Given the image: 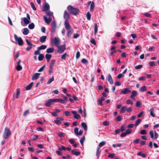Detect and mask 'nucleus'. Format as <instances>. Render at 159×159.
Segmentation results:
<instances>
[{
    "instance_id": "29",
    "label": "nucleus",
    "mask_w": 159,
    "mask_h": 159,
    "mask_svg": "<svg viewBox=\"0 0 159 159\" xmlns=\"http://www.w3.org/2000/svg\"><path fill=\"white\" fill-rule=\"evenodd\" d=\"M56 102H59L63 104L65 103V101L62 99H56Z\"/></svg>"
},
{
    "instance_id": "10",
    "label": "nucleus",
    "mask_w": 159,
    "mask_h": 159,
    "mask_svg": "<svg viewBox=\"0 0 159 159\" xmlns=\"http://www.w3.org/2000/svg\"><path fill=\"white\" fill-rule=\"evenodd\" d=\"M131 91L128 88L124 89L123 90H121L120 93L121 94H128L131 93Z\"/></svg>"
},
{
    "instance_id": "3",
    "label": "nucleus",
    "mask_w": 159,
    "mask_h": 159,
    "mask_svg": "<svg viewBox=\"0 0 159 159\" xmlns=\"http://www.w3.org/2000/svg\"><path fill=\"white\" fill-rule=\"evenodd\" d=\"M14 37L15 41L17 42L19 45L21 46L23 44V41L21 37H18L16 34H14Z\"/></svg>"
},
{
    "instance_id": "21",
    "label": "nucleus",
    "mask_w": 159,
    "mask_h": 159,
    "mask_svg": "<svg viewBox=\"0 0 159 159\" xmlns=\"http://www.w3.org/2000/svg\"><path fill=\"white\" fill-rule=\"evenodd\" d=\"M71 153L73 154L76 155L77 156H79L80 154V152L76 151L75 150H74L71 151Z\"/></svg>"
},
{
    "instance_id": "63",
    "label": "nucleus",
    "mask_w": 159,
    "mask_h": 159,
    "mask_svg": "<svg viewBox=\"0 0 159 159\" xmlns=\"http://www.w3.org/2000/svg\"><path fill=\"white\" fill-rule=\"evenodd\" d=\"M29 113V110L25 111L24 113L23 116H26Z\"/></svg>"
},
{
    "instance_id": "18",
    "label": "nucleus",
    "mask_w": 159,
    "mask_h": 159,
    "mask_svg": "<svg viewBox=\"0 0 159 159\" xmlns=\"http://www.w3.org/2000/svg\"><path fill=\"white\" fill-rule=\"evenodd\" d=\"M67 32V35L68 37H69L71 35L73 32L74 30L73 29L70 28L69 29Z\"/></svg>"
},
{
    "instance_id": "34",
    "label": "nucleus",
    "mask_w": 159,
    "mask_h": 159,
    "mask_svg": "<svg viewBox=\"0 0 159 159\" xmlns=\"http://www.w3.org/2000/svg\"><path fill=\"white\" fill-rule=\"evenodd\" d=\"M47 46L46 45H42L38 47L40 50L46 49L47 48Z\"/></svg>"
},
{
    "instance_id": "49",
    "label": "nucleus",
    "mask_w": 159,
    "mask_h": 159,
    "mask_svg": "<svg viewBox=\"0 0 159 159\" xmlns=\"http://www.w3.org/2000/svg\"><path fill=\"white\" fill-rule=\"evenodd\" d=\"M141 103L140 102L138 101L136 102V107H138L140 106Z\"/></svg>"
},
{
    "instance_id": "12",
    "label": "nucleus",
    "mask_w": 159,
    "mask_h": 159,
    "mask_svg": "<svg viewBox=\"0 0 159 159\" xmlns=\"http://www.w3.org/2000/svg\"><path fill=\"white\" fill-rule=\"evenodd\" d=\"M64 25L65 28L67 30H68L71 28L68 20H65L64 21Z\"/></svg>"
},
{
    "instance_id": "48",
    "label": "nucleus",
    "mask_w": 159,
    "mask_h": 159,
    "mask_svg": "<svg viewBox=\"0 0 159 159\" xmlns=\"http://www.w3.org/2000/svg\"><path fill=\"white\" fill-rule=\"evenodd\" d=\"M150 134L151 138L153 139L154 138V133L152 130H150L149 132Z\"/></svg>"
},
{
    "instance_id": "5",
    "label": "nucleus",
    "mask_w": 159,
    "mask_h": 159,
    "mask_svg": "<svg viewBox=\"0 0 159 159\" xmlns=\"http://www.w3.org/2000/svg\"><path fill=\"white\" fill-rule=\"evenodd\" d=\"M52 42L53 43L56 47H59L60 44V41L59 39L57 37L55 38L53 40H52Z\"/></svg>"
},
{
    "instance_id": "47",
    "label": "nucleus",
    "mask_w": 159,
    "mask_h": 159,
    "mask_svg": "<svg viewBox=\"0 0 159 159\" xmlns=\"http://www.w3.org/2000/svg\"><path fill=\"white\" fill-rule=\"evenodd\" d=\"M149 65L150 66H156V63L155 61H151L149 63Z\"/></svg>"
},
{
    "instance_id": "1",
    "label": "nucleus",
    "mask_w": 159,
    "mask_h": 159,
    "mask_svg": "<svg viewBox=\"0 0 159 159\" xmlns=\"http://www.w3.org/2000/svg\"><path fill=\"white\" fill-rule=\"evenodd\" d=\"M67 9L70 13L75 15H76L79 13V10L74 7L71 6H68L67 7Z\"/></svg>"
},
{
    "instance_id": "51",
    "label": "nucleus",
    "mask_w": 159,
    "mask_h": 159,
    "mask_svg": "<svg viewBox=\"0 0 159 159\" xmlns=\"http://www.w3.org/2000/svg\"><path fill=\"white\" fill-rule=\"evenodd\" d=\"M140 133L141 134H146L147 132L145 130H142L140 131Z\"/></svg>"
},
{
    "instance_id": "50",
    "label": "nucleus",
    "mask_w": 159,
    "mask_h": 159,
    "mask_svg": "<svg viewBox=\"0 0 159 159\" xmlns=\"http://www.w3.org/2000/svg\"><path fill=\"white\" fill-rule=\"evenodd\" d=\"M58 149L59 150L61 151H62V150H66V148L63 146H61V147H59Z\"/></svg>"
},
{
    "instance_id": "11",
    "label": "nucleus",
    "mask_w": 159,
    "mask_h": 159,
    "mask_svg": "<svg viewBox=\"0 0 159 159\" xmlns=\"http://www.w3.org/2000/svg\"><path fill=\"white\" fill-rule=\"evenodd\" d=\"M43 19L45 22L48 24H49L52 21V19L50 17H49L48 18L47 16H44L43 17Z\"/></svg>"
},
{
    "instance_id": "26",
    "label": "nucleus",
    "mask_w": 159,
    "mask_h": 159,
    "mask_svg": "<svg viewBox=\"0 0 159 159\" xmlns=\"http://www.w3.org/2000/svg\"><path fill=\"white\" fill-rule=\"evenodd\" d=\"M33 84V82H31L30 84H29L28 86H26V90H30L32 88Z\"/></svg>"
},
{
    "instance_id": "39",
    "label": "nucleus",
    "mask_w": 159,
    "mask_h": 159,
    "mask_svg": "<svg viewBox=\"0 0 159 159\" xmlns=\"http://www.w3.org/2000/svg\"><path fill=\"white\" fill-rule=\"evenodd\" d=\"M86 17L87 19L90 20L91 19V14L90 13L89 11L86 14Z\"/></svg>"
},
{
    "instance_id": "56",
    "label": "nucleus",
    "mask_w": 159,
    "mask_h": 159,
    "mask_svg": "<svg viewBox=\"0 0 159 159\" xmlns=\"http://www.w3.org/2000/svg\"><path fill=\"white\" fill-rule=\"evenodd\" d=\"M143 67V65H139L136 66L135 67V68L136 69H139L141 68H142Z\"/></svg>"
},
{
    "instance_id": "60",
    "label": "nucleus",
    "mask_w": 159,
    "mask_h": 159,
    "mask_svg": "<svg viewBox=\"0 0 159 159\" xmlns=\"http://www.w3.org/2000/svg\"><path fill=\"white\" fill-rule=\"evenodd\" d=\"M115 155V154L114 153L109 154L108 157L111 158H113L114 157Z\"/></svg>"
},
{
    "instance_id": "16",
    "label": "nucleus",
    "mask_w": 159,
    "mask_h": 159,
    "mask_svg": "<svg viewBox=\"0 0 159 159\" xmlns=\"http://www.w3.org/2000/svg\"><path fill=\"white\" fill-rule=\"evenodd\" d=\"M132 94L130 96V98L134 100H135V99L134 98V97L137 96V92L136 91H133L131 92Z\"/></svg>"
},
{
    "instance_id": "14",
    "label": "nucleus",
    "mask_w": 159,
    "mask_h": 159,
    "mask_svg": "<svg viewBox=\"0 0 159 159\" xmlns=\"http://www.w3.org/2000/svg\"><path fill=\"white\" fill-rule=\"evenodd\" d=\"M107 80L111 84H113V80L110 74H109L108 75L107 78Z\"/></svg>"
},
{
    "instance_id": "27",
    "label": "nucleus",
    "mask_w": 159,
    "mask_h": 159,
    "mask_svg": "<svg viewBox=\"0 0 159 159\" xmlns=\"http://www.w3.org/2000/svg\"><path fill=\"white\" fill-rule=\"evenodd\" d=\"M150 111L151 116L153 117H155V115L154 112V109L153 108H151Z\"/></svg>"
},
{
    "instance_id": "13",
    "label": "nucleus",
    "mask_w": 159,
    "mask_h": 159,
    "mask_svg": "<svg viewBox=\"0 0 159 159\" xmlns=\"http://www.w3.org/2000/svg\"><path fill=\"white\" fill-rule=\"evenodd\" d=\"M40 75L39 73H35L32 76V80H34L38 79Z\"/></svg>"
},
{
    "instance_id": "45",
    "label": "nucleus",
    "mask_w": 159,
    "mask_h": 159,
    "mask_svg": "<svg viewBox=\"0 0 159 159\" xmlns=\"http://www.w3.org/2000/svg\"><path fill=\"white\" fill-rule=\"evenodd\" d=\"M84 137L83 136V137H81L80 139V143L81 144L83 145V142L84 140Z\"/></svg>"
},
{
    "instance_id": "33",
    "label": "nucleus",
    "mask_w": 159,
    "mask_h": 159,
    "mask_svg": "<svg viewBox=\"0 0 159 159\" xmlns=\"http://www.w3.org/2000/svg\"><path fill=\"white\" fill-rule=\"evenodd\" d=\"M56 61L54 59V60H52L51 62V63L50 64V66H49V68H53V66H54V63Z\"/></svg>"
},
{
    "instance_id": "24",
    "label": "nucleus",
    "mask_w": 159,
    "mask_h": 159,
    "mask_svg": "<svg viewBox=\"0 0 159 159\" xmlns=\"http://www.w3.org/2000/svg\"><path fill=\"white\" fill-rule=\"evenodd\" d=\"M127 107L126 106L122 107L120 111V112L121 113H124L125 111H126Z\"/></svg>"
},
{
    "instance_id": "25",
    "label": "nucleus",
    "mask_w": 159,
    "mask_h": 159,
    "mask_svg": "<svg viewBox=\"0 0 159 159\" xmlns=\"http://www.w3.org/2000/svg\"><path fill=\"white\" fill-rule=\"evenodd\" d=\"M23 19L24 22L26 25H27L30 23V22L29 21V20L26 17H24Z\"/></svg>"
},
{
    "instance_id": "4",
    "label": "nucleus",
    "mask_w": 159,
    "mask_h": 159,
    "mask_svg": "<svg viewBox=\"0 0 159 159\" xmlns=\"http://www.w3.org/2000/svg\"><path fill=\"white\" fill-rule=\"evenodd\" d=\"M57 47L58 48L57 52L60 54L63 53L66 49V45L65 44H63L60 46L59 45V47Z\"/></svg>"
},
{
    "instance_id": "64",
    "label": "nucleus",
    "mask_w": 159,
    "mask_h": 159,
    "mask_svg": "<svg viewBox=\"0 0 159 159\" xmlns=\"http://www.w3.org/2000/svg\"><path fill=\"white\" fill-rule=\"evenodd\" d=\"M80 56V52L79 51H78L77 52L76 54V58L77 59H78Z\"/></svg>"
},
{
    "instance_id": "8",
    "label": "nucleus",
    "mask_w": 159,
    "mask_h": 159,
    "mask_svg": "<svg viewBox=\"0 0 159 159\" xmlns=\"http://www.w3.org/2000/svg\"><path fill=\"white\" fill-rule=\"evenodd\" d=\"M63 17L65 20H68L70 18V14L66 10L64 11Z\"/></svg>"
},
{
    "instance_id": "19",
    "label": "nucleus",
    "mask_w": 159,
    "mask_h": 159,
    "mask_svg": "<svg viewBox=\"0 0 159 159\" xmlns=\"http://www.w3.org/2000/svg\"><path fill=\"white\" fill-rule=\"evenodd\" d=\"M54 50L55 49L53 48H49L47 49L46 52L48 53H51L53 52Z\"/></svg>"
},
{
    "instance_id": "38",
    "label": "nucleus",
    "mask_w": 159,
    "mask_h": 159,
    "mask_svg": "<svg viewBox=\"0 0 159 159\" xmlns=\"http://www.w3.org/2000/svg\"><path fill=\"white\" fill-rule=\"evenodd\" d=\"M28 27L30 29H33L34 27V25L33 23H32L29 25Z\"/></svg>"
},
{
    "instance_id": "58",
    "label": "nucleus",
    "mask_w": 159,
    "mask_h": 159,
    "mask_svg": "<svg viewBox=\"0 0 159 159\" xmlns=\"http://www.w3.org/2000/svg\"><path fill=\"white\" fill-rule=\"evenodd\" d=\"M140 139H135L133 141V143L135 144L138 143H139V141H140Z\"/></svg>"
},
{
    "instance_id": "42",
    "label": "nucleus",
    "mask_w": 159,
    "mask_h": 159,
    "mask_svg": "<svg viewBox=\"0 0 159 159\" xmlns=\"http://www.w3.org/2000/svg\"><path fill=\"white\" fill-rule=\"evenodd\" d=\"M47 15L49 17H50L51 16H52L53 14V13L52 12L48 11L46 12Z\"/></svg>"
},
{
    "instance_id": "20",
    "label": "nucleus",
    "mask_w": 159,
    "mask_h": 159,
    "mask_svg": "<svg viewBox=\"0 0 159 159\" xmlns=\"http://www.w3.org/2000/svg\"><path fill=\"white\" fill-rule=\"evenodd\" d=\"M72 113L74 115V117L75 118L78 119L80 118V116L77 114L76 111H72Z\"/></svg>"
},
{
    "instance_id": "28",
    "label": "nucleus",
    "mask_w": 159,
    "mask_h": 159,
    "mask_svg": "<svg viewBox=\"0 0 159 159\" xmlns=\"http://www.w3.org/2000/svg\"><path fill=\"white\" fill-rule=\"evenodd\" d=\"M94 34L96 35L98 32V26L96 23H95L94 24Z\"/></svg>"
},
{
    "instance_id": "44",
    "label": "nucleus",
    "mask_w": 159,
    "mask_h": 159,
    "mask_svg": "<svg viewBox=\"0 0 159 159\" xmlns=\"http://www.w3.org/2000/svg\"><path fill=\"white\" fill-rule=\"evenodd\" d=\"M67 56V53H65L61 56V58L62 59L65 60L66 59V57Z\"/></svg>"
},
{
    "instance_id": "54",
    "label": "nucleus",
    "mask_w": 159,
    "mask_h": 159,
    "mask_svg": "<svg viewBox=\"0 0 159 159\" xmlns=\"http://www.w3.org/2000/svg\"><path fill=\"white\" fill-rule=\"evenodd\" d=\"M30 5L31 6V7L33 8V9L34 10H36V8L35 7L34 5L33 2L30 3Z\"/></svg>"
},
{
    "instance_id": "57",
    "label": "nucleus",
    "mask_w": 159,
    "mask_h": 159,
    "mask_svg": "<svg viewBox=\"0 0 159 159\" xmlns=\"http://www.w3.org/2000/svg\"><path fill=\"white\" fill-rule=\"evenodd\" d=\"M45 65H43V66L41 68H40L38 70V72H42V71L44 68H45Z\"/></svg>"
},
{
    "instance_id": "59",
    "label": "nucleus",
    "mask_w": 159,
    "mask_h": 159,
    "mask_svg": "<svg viewBox=\"0 0 159 159\" xmlns=\"http://www.w3.org/2000/svg\"><path fill=\"white\" fill-rule=\"evenodd\" d=\"M39 137V136L38 135H33V136L32 138V139L35 140L37 138Z\"/></svg>"
},
{
    "instance_id": "17",
    "label": "nucleus",
    "mask_w": 159,
    "mask_h": 159,
    "mask_svg": "<svg viewBox=\"0 0 159 159\" xmlns=\"http://www.w3.org/2000/svg\"><path fill=\"white\" fill-rule=\"evenodd\" d=\"M46 38L47 37L46 36H42L40 38L39 40L42 43H43L45 42Z\"/></svg>"
},
{
    "instance_id": "35",
    "label": "nucleus",
    "mask_w": 159,
    "mask_h": 159,
    "mask_svg": "<svg viewBox=\"0 0 159 159\" xmlns=\"http://www.w3.org/2000/svg\"><path fill=\"white\" fill-rule=\"evenodd\" d=\"M54 80V76H52L51 78L49 79V80H48V81L47 82V84H49L51 83Z\"/></svg>"
},
{
    "instance_id": "31",
    "label": "nucleus",
    "mask_w": 159,
    "mask_h": 159,
    "mask_svg": "<svg viewBox=\"0 0 159 159\" xmlns=\"http://www.w3.org/2000/svg\"><path fill=\"white\" fill-rule=\"evenodd\" d=\"M81 125L84 129L85 130H86L87 129V127L86 124L84 122H82L81 123Z\"/></svg>"
},
{
    "instance_id": "43",
    "label": "nucleus",
    "mask_w": 159,
    "mask_h": 159,
    "mask_svg": "<svg viewBox=\"0 0 159 159\" xmlns=\"http://www.w3.org/2000/svg\"><path fill=\"white\" fill-rule=\"evenodd\" d=\"M141 121V120L140 119H138L136 121L135 125L136 126H138L140 124Z\"/></svg>"
},
{
    "instance_id": "7",
    "label": "nucleus",
    "mask_w": 159,
    "mask_h": 159,
    "mask_svg": "<svg viewBox=\"0 0 159 159\" xmlns=\"http://www.w3.org/2000/svg\"><path fill=\"white\" fill-rule=\"evenodd\" d=\"M50 6L49 4L47 3H45L43 5L42 8V11H46L49 9Z\"/></svg>"
},
{
    "instance_id": "46",
    "label": "nucleus",
    "mask_w": 159,
    "mask_h": 159,
    "mask_svg": "<svg viewBox=\"0 0 159 159\" xmlns=\"http://www.w3.org/2000/svg\"><path fill=\"white\" fill-rule=\"evenodd\" d=\"M40 50H39V49L38 48L37 50L36 51H35L34 52V54L35 55H39L40 54Z\"/></svg>"
},
{
    "instance_id": "41",
    "label": "nucleus",
    "mask_w": 159,
    "mask_h": 159,
    "mask_svg": "<svg viewBox=\"0 0 159 159\" xmlns=\"http://www.w3.org/2000/svg\"><path fill=\"white\" fill-rule=\"evenodd\" d=\"M127 134L131 133L133 132V130L131 129H128L125 131Z\"/></svg>"
},
{
    "instance_id": "2",
    "label": "nucleus",
    "mask_w": 159,
    "mask_h": 159,
    "mask_svg": "<svg viewBox=\"0 0 159 159\" xmlns=\"http://www.w3.org/2000/svg\"><path fill=\"white\" fill-rule=\"evenodd\" d=\"M11 134L9 129L7 127L5 128L3 136L5 139H7Z\"/></svg>"
},
{
    "instance_id": "30",
    "label": "nucleus",
    "mask_w": 159,
    "mask_h": 159,
    "mask_svg": "<svg viewBox=\"0 0 159 159\" xmlns=\"http://www.w3.org/2000/svg\"><path fill=\"white\" fill-rule=\"evenodd\" d=\"M100 148L99 147H98L96 152V155L98 157V158L99 155L101 152V151H100Z\"/></svg>"
},
{
    "instance_id": "55",
    "label": "nucleus",
    "mask_w": 159,
    "mask_h": 159,
    "mask_svg": "<svg viewBox=\"0 0 159 159\" xmlns=\"http://www.w3.org/2000/svg\"><path fill=\"white\" fill-rule=\"evenodd\" d=\"M126 103L127 104H130L131 105H133V102H132L130 100H127L126 102Z\"/></svg>"
},
{
    "instance_id": "52",
    "label": "nucleus",
    "mask_w": 159,
    "mask_h": 159,
    "mask_svg": "<svg viewBox=\"0 0 159 159\" xmlns=\"http://www.w3.org/2000/svg\"><path fill=\"white\" fill-rule=\"evenodd\" d=\"M79 129L77 127L75 128L74 129V132L76 135L77 136L78 133Z\"/></svg>"
},
{
    "instance_id": "9",
    "label": "nucleus",
    "mask_w": 159,
    "mask_h": 159,
    "mask_svg": "<svg viewBox=\"0 0 159 159\" xmlns=\"http://www.w3.org/2000/svg\"><path fill=\"white\" fill-rule=\"evenodd\" d=\"M51 31L54 33L55 31L56 28V23L55 21H53L52 22L51 25Z\"/></svg>"
},
{
    "instance_id": "6",
    "label": "nucleus",
    "mask_w": 159,
    "mask_h": 159,
    "mask_svg": "<svg viewBox=\"0 0 159 159\" xmlns=\"http://www.w3.org/2000/svg\"><path fill=\"white\" fill-rule=\"evenodd\" d=\"M55 102H56V99H49L48 101L45 103V105L47 107H50L51 104H53Z\"/></svg>"
},
{
    "instance_id": "40",
    "label": "nucleus",
    "mask_w": 159,
    "mask_h": 159,
    "mask_svg": "<svg viewBox=\"0 0 159 159\" xmlns=\"http://www.w3.org/2000/svg\"><path fill=\"white\" fill-rule=\"evenodd\" d=\"M106 143L104 141H102L100 142L99 145L98 146V147H99V148L101 147L104 145Z\"/></svg>"
},
{
    "instance_id": "62",
    "label": "nucleus",
    "mask_w": 159,
    "mask_h": 159,
    "mask_svg": "<svg viewBox=\"0 0 159 159\" xmlns=\"http://www.w3.org/2000/svg\"><path fill=\"white\" fill-rule=\"evenodd\" d=\"M121 145L120 143H117L116 144H113L112 146L114 147H120Z\"/></svg>"
},
{
    "instance_id": "23",
    "label": "nucleus",
    "mask_w": 159,
    "mask_h": 159,
    "mask_svg": "<svg viewBox=\"0 0 159 159\" xmlns=\"http://www.w3.org/2000/svg\"><path fill=\"white\" fill-rule=\"evenodd\" d=\"M52 57V55L49 54H46L45 55V58L47 60V61L49 62L50 58Z\"/></svg>"
},
{
    "instance_id": "53",
    "label": "nucleus",
    "mask_w": 159,
    "mask_h": 159,
    "mask_svg": "<svg viewBox=\"0 0 159 159\" xmlns=\"http://www.w3.org/2000/svg\"><path fill=\"white\" fill-rule=\"evenodd\" d=\"M122 120V117L121 116H119L116 118V120L117 121H120Z\"/></svg>"
},
{
    "instance_id": "15",
    "label": "nucleus",
    "mask_w": 159,
    "mask_h": 159,
    "mask_svg": "<svg viewBox=\"0 0 159 159\" xmlns=\"http://www.w3.org/2000/svg\"><path fill=\"white\" fill-rule=\"evenodd\" d=\"M20 60H19L17 62V65L16 67V69L18 71L22 69V66L20 65Z\"/></svg>"
},
{
    "instance_id": "22",
    "label": "nucleus",
    "mask_w": 159,
    "mask_h": 159,
    "mask_svg": "<svg viewBox=\"0 0 159 159\" xmlns=\"http://www.w3.org/2000/svg\"><path fill=\"white\" fill-rule=\"evenodd\" d=\"M29 30L27 28H24L23 29V34L25 35H27L29 33Z\"/></svg>"
},
{
    "instance_id": "32",
    "label": "nucleus",
    "mask_w": 159,
    "mask_h": 159,
    "mask_svg": "<svg viewBox=\"0 0 159 159\" xmlns=\"http://www.w3.org/2000/svg\"><path fill=\"white\" fill-rule=\"evenodd\" d=\"M94 4L93 2H92L91 4L90 10L91 11H92L94 10Z\"/></svg>"
},
{
    "instance_id": "36",
    "label": "nucleus",
    "mask_w": 159,
    "mask_h": 159,
    "mask_svg": "<svg viewBox=\"0 0 159 159\" xmlns=\"http://www.w3.org/2000/svg\"><path fill=\"white\" fill-rule=\"evenodd\" d=\"M44 57V56L43 54H39V56L38 57V59H39V61H42L43 60Z\"/></svg>"
},
{
    "instance_id": "61",
    "label": "nucleus",
    "mask_w": 159,
    "mask_h": 159,
    "mask_svg": "<svg viewBox=\"0 0 159 159\" xmlns=\"http://www.w3.org/2000/svg\"><path fill=\"white\" fill-rule=\"evenodd\" d=\"M26 41L27 44H28V45L29 46H32V44L31 42L29 41L27 39H26Z\"/></svg>"
},
{
    "instance_id": "37",
    "label": "nucleus",
    "mask_w": 159,
    "mask_h": 159,
    "mask_svg": "<svg viewBox=\"0 0 159 159\" xmlns=\"http://www.w3.org/2000/svg\"><path fill=\"white\" fill-rule=\"evenodd\" d=\"M147 89L146 86H144L142 87H141L140 89V91L141 92H144L146 91Z\"/></svg>"
}]
</instances>
